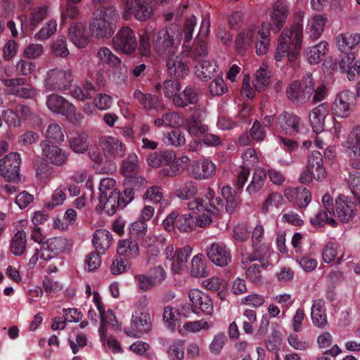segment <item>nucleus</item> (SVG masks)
Listing matches in <instances>:
<instances>
[{
  "mask_svg": "<svg viewBox=\"0 0 360 360\" xmlns=\"http://www.w3.org/2000/svg\"><path fill=\"white\" fill-rule=\"evenodd\" d=\"M277 128L290 136H306L309 129L304 123L301 117L294 113L284 112L276 117Z\"/></svg>",
  "mask_w": 360,
  "mask_h": 360,
  "instance_id": "39448f33",
  "label": "nucleus"
},
{
  "mask_svg": "<svg viewBox=\"0 0 360 360\" xmlns=\"http://www.w3.org/2000/svg\"><path fill=\"white\" fill-rule=\"evenodd\" d=\"M70 148L77 153H84L89 148L88 135L84 131L77 132L69 139Z\"/></svg>",
  "mask_w": 360,
  "mask_h": 360,
  "instance_id": "49530a36",
  "label": "nucleus"
},
{
  "mask_svg": "<svg viewBox=\"0 0 360 360\" xmlns=\"http://www.w3.org/2000/svg\"><path fill=\"white\" fill-rule=\"evenodd\" d=\"M187 131L195 137H200L208 131V126L202 123V113L195 110L187 120Z\"/></svg>",
  "mask_w": 360,
  "mask_h": 360,
  "instance_id": "f704fd0d",
  "label": "nucleus"
},
{
  "mask_svg": "<svg viewBox=\"0 0 360 360\" xmlns=\"http://www.w3.org/2000/svg\"><path fill=\"white\" fill-rule=\"evenodd\" d=\"M188 297L193 305V313H199L198 309L208 315H211L213 313L212 301L205 292L197 289H193L189 291Z\"/></svg>",
  "mask_w": 360,
  "mask_h": 360,
  "instance_id": "a211bd4d",
  "label": "nucleus"
},
{
  "mask_svg": "<svg viewBox=\"0 0 360 360\" xmlns=\"http://www.w3.org/2000/svg\"><path fill=\"white\" fill-rule=\"evenodd\" d=\"M285 195L300 207H306L311 200V193L304 186L297 187L295 190H286Z\"/></svg>",
  "mask_w": 360,
  "mask_h": 360,
  "instance_id": "72a5a7b5",
  "label": "nucleus"
},
{
  "mask_svg": "<svg viewBox=\"0 0 360 360\" xmlns=\"http://www.w3.org/2000/svg\"><path fill=\"white\" fill-rule=\"evenodd\" d=\"M196 25V18L194 15H192L191 18L186 20L184 24V30H181V33L184 34V41L182 46V55L183 56H188L189 50L188 46L187 44L190 42V41L193 38V33L194 31V28Z\"/></svg>",
  "mask_w": 360,
  "mask_h": 360,
  "instance_id": "4d7b16f0",
  "label": "nucleus"
},
{
  "mask_svg": "<svg viewBox=\"0 0 360 360\" xmlns=\"http://www.w3.org/2000/svg\"><path fill=\"white\" fill-rule=\"evenodd\" d=\"M95 8L96 11H94V15H97L101 18H103L104 19H107V20L113 22V23H115L119 18V14L115 7L108 6V4Z\"/></svg>",
  "mask_w": 360,
  "mask_h": 360,
  "instance_id": "69168bd1",
  "label": "nucleus"
},
{
  "mask_svg": "<svg viewBox=\"0 0 360 360\" xmlns=\"http://www.w3.org/2000/svg\"><path fill=\"white\" fill-rule=\"evenodd\" d=\"M254 251L251 254L242 253V262L248 263L258 260L261 263L262 267H266L269 265V256L270 254V246L267 243H264L258 248L253 247Z\"/></svg>",
  "mask_w": 360,
  "mask_h": 360,
  "instance_id": "c756f323",
  "label": "nucleus"
},
{
  "mask_svg": "<svg viewBox=\"0 0 360 360\" xmlns=\"http://www.w3.org/2000/svg\"><path fill=\"white\" fill-rule=\"evenodd\" d=\"M266 179V172L263 169H257L255 171L250 184L246 188V192L250 195L258 193L264 186Z\"/></svg>",
  "mask_w": 360,
  "mask_h": 360,
  "instance_id": "3c124183",
  "label": "nucleus"
},
{
  "mask_svg": "<svg viewBox=\"0 0 360 360\" xmlns=\"http://www.w3.org/2000/svg\"><path fill=\"white\" fill-rule=\"evenodd\" d=\"M255 35V27H250L240 32L236 39V51L240 55H243L252 45Z\"/></svg>",
  "mask_w": 360,
  "mask_h": 360,
  "instance_id": "c9c22d12",
  "label": "nucleus"
},
{
  "mask_svg": "<svg viewBox=\"0 0 360 360\" xmlns=\"http://www.w3.org/2000/svg\"><path fill=\"white\" fill-rule=\"evenodd\" d=\"M198 223L195 217L191 214H178L176 221V229L181 232H191L195 229Z\"/></svg>",
  "mask_w": 360,
  "mask_h": 360,
  "instance_id": "bf43d9fd",
  "label": "nucleus"
},
{
  "mask_svg": "<svg viewBox=\"0 0 360 360\" xmlns=\"http://www.w3.org/2000/svg\"><path fill=\"white\" fill-rule=\"evenodd\" d=\"M191 274L194 277H205L208 275L205 258L202 255L198 254L192 259Z\"/></svg>",
  "mask_w": 360,
  "mask_h": 360,
  "instance_id": "13d9d810",
  "label": "nucleus"
},
{
  "mask_svg": "<svg viewBox=\"0 0 360 360\" xmlns=\"http://www.w3.org/2000/svg\"><path fill=\"white\" fill-rule=\"evenodd\" d=\"M47 141L53 143H60L64 141V134L61 127L57 124H51L46 132Z\"/></svg>",
  "mask_w": 360,
  "mask_h": 360,
  "instance_id": "338daca9",
  "label": "nucleus"
},
{
  "mask_svg": "<svg viewBox=\"0 0 360 360\" xmlns=\"http://www.w3.org/2000/svg\"><path fill=\"white\" fill-rule=\"evenodd\" d=\"M269 34V23L263 22L258 31L259 39L255 44L256 53L258 56H263L267 53L270 45Z\"/></svg>",
  "mask_w": 360,
  "mask_h": 360,
  "instance_id": "a19ab883",
  "label": "nucleus"
},
{
  "mask_svg": "<svg viewBox=\"0 0 360 360\" xmlns=\"http://www.w3.org/2000/svg\"><path fill=\"white\" fill-rule=\"evenodd\" d=\"M350 165L355 169H360V126L351 131L346 141Z\"/></svg>",
  "mask_w": 360,
  "mask_h": 360,
  "instance_id": "2eb2a0df",
  "label": "nucleus"
},
{
  "mask_svg": "<svg viewBox=\"0 0 360 360\" xmlns=\"http://www.w3.org/2000/svg\"><path fill=\"white\" fill-rule=\"evenodd\" d=\"M186 56L174 58V56L168 57L167 61V72L169 75L174 79H181L186 76L189 72Z\"/></svg>",
  "mask_w": 360,
  "mask_h": 360,
  "instance_id": "5701e85b",
  "label": "nucleus"
},
{
  "mask_svg": "<svg viewBox=\"0 0 360 360\" xmlns=\"http://www.w3.org/2000/svg\"><path fill=\"white\" fill-rule=\"evenodd\" d=\"M314 91L312 75L307 74L302 81H294L290 83L286 90L288 99L296 105L307 103Z\"/></svg>",
  "mask_w": 360,
  "mask_h": 360,
  "instance_id": "20e7f679",
  "label": "nucleus"
},
{
  "mask_svg": "<svg viewBox=\"0 0 360 360\" xmlns=\"http://www.w3.org/2000/svg\"><path fill=\"white\" fill-rule=\"evenodd\" d=\"M336 214L338 218L342 223L349 221L354 214L355 205L354 202L348 200L347 197L339 195L336 199Z\"/></svg>",
  "mask_w": 360,
  "mask_h": 360,
  "instance_id": "7c9ffc66",
  "label": "nucleus"
},
{
  "mask_svg": "<svg viewBox=\"0 0 360 360\" xmlns=\"http://www.w3.org/2000/svg\"><path fill=\"white\" fill-rule=\"evenodd\" d=\"M198 101V89L193 86H188L181 92L175 96L173 103L175 106L185 108L191 104H195Z\"/></svg>",
  "mask_w": 360,
  "mask_h": 360,
  "instance_id": "2f4dec72",
  "label": "nucleus"
},
{
  "mask_svg": "<svg viewBox=\"0 0 360 360\" xmlns=\"http://www.w3.org/2000/svg\"><path fill=\"white\" fill-rule=\"evenodd\" d=\"M328 43L325 41L309 48L306 56L310 64H317L323 60L328 51Z\"/></svg>",
  "mask_w": 360,
  "mask_h": 360,
  "instance_id": "a18cd8bd",
  "label": "nucleus"
},
{
  "mask_svg": "<svg viewBox=\"0 0 360 360\" xmlns=\"http://www.w3.org/2000/svg\"><path fill=\"white\" fill-rule=\"evenodd\" d=\"M288 15V7L285 1H277L274 6L273 11L271 13V23L269 24V29L274 33L278 32L283 27Z\"/></svg>",
  "mask_w": 360,
  "mask_h": 360,
  "instance_id": "b1692460",
  "label": "nucleus"
},
{
  "mask_svg": "<svg viewBox=\"0 0 360 360\" xmlns=\"http://www.w3.org/2000/svg\"><path fill=\"white\" fill-rule=\"evenodd\" d=\"M134 97L146 110L158 109L160 105L159 98L157 96L143 94L139 89L135 91Z\"/></svg>",
  "mask_w": 360,
  "mask_h": 360,
  "instance_id": "8fccbe9b",
  "label": "nucleus"
},
{
  "mask_svg": "<svg viewBox=\"0 0 360 360\" xmlns=\"http://www.w3.org/2000/svg\"><path fill=\"white\" fill-rule=\"evenodd\" d=\"M111 233L106 229H98L95 231L93 236L92 243L96 251L100 250L105 253L111 244Z\"/></svg>",
  "mask_w": 360,
  "mask_h": 360,
  "instance_id": "79ce46f5",
  "label": "nucleus"
},
{
  "mask_svg": "<svg viewBox=\"0 0 360 360\" xmlns=\"http://www.w3.org/2000/svg\"><path fill=\"white\" fill-rule=\"evenodd\" d=\"M69 38L70 41L79 48H84L89 43L88 35L84 25L76 23L69 28Z\"/></svg>",
  "mask_w": 360,
  "mask_h": 360,
  "instance_id": "58836bf2",
  "label": "nucleus"
},
{
  "mask_svg": "<svg viewBox=\"0 0 360 360\" xmlns=\"http://www.w3.org/2000/svg\"><path fill=\"white\" fill-rule=\"evenodd\" d=\"M151 329L150 315L147 313L135 311L131 318V329H124V332L129 336H139V334L148 333Z\"/></svg>",
  "mask_w": 360,
  "mask_h": 360,
  "instance_id": "aec40b11",
  "label": "nucleus"
},
{
  "mask_svg": "<svg viewBox=\"0 0 360 360\" xmlns=\"http://www.w3.org/2000/svg\"><path fill=\"white\" fill-rule=\"evenodd\" d=\"M335 216L330 215L327 210L321 209L310 219V223L316 228H321L325 224H328L332 227L337 226V222L334 219Z\"/></svg>",
  "mask_w": 360,
  "mask_h": 360,
  "instance_id": "864d4df0",
  "label": "nucleus"
},
{
  "mask_svg": "<svg viewBox=\"0 0 360 360\" xmlns=\"http://www.w3.org/2000/svg\"><path fill=\"white\" fill-rule=\"evenodd\" d=\"M188 50L189 55L186 57L191 58L196 63L205 60L207 56V44L203 39H195L194 49L191 50L188 46Z\"/></svg>",
  "mask_w": 360,
  "mask_h": 360,
  "instance_id": "603ef678",
  "label": "nucleus"
},
{
  "mask_svg": "<svg viewBox=\"0 0 360 360\" xmlns=\"http://www.w3.org/2000/svg\"><path fill=\"white\" fill-rule=\"evenodd\" d=\"M215 170V165L211 160L204 159L191 165V173L195 179H205L212 176Z\"/></svg>",
  "mask_w": 360,
  "mask_h": 360,
  "instance_id": "c85d7f7f",
  "label": "nucleus"
},
{
  "mask_svg": "<svg viewBox=\"0 0 360 360\" xmlns=\"http://www.w3.org/2000/svg\"><path fill=\"white\" fill-rule=\"evenodd\" d=\"M20 165V153L12 152L7 154L0 160V176L8 182L18 184L21 181Z\"/></svg>",
  "mask_w": 360,
  "mask_h": 360,
  "instance_id": "423d86ee",
  "label": "nucleus"
},
{
  "mask_svg": "<svg viewBox=\"0 0 360 360\" xmlns=\"http://www.w3.org/2000/svg\"><path fill=\"white\" fill-rule=\"evenodd\" d=\"M127 11L134 14L136 19L139 21H146L153 15L154 5L152 0H133L127 2Z\"/></svg>",
  "mask_w": 360,
  "mask_h": 360,
  "instance_id": "4468645a",
  "label": "nucleus"
},
{
  "mask_svg": "<svg viewBox=\"0 0 360 360\" xmlns=\"http://www.w3.org/2000/svg\"><path fill=\"white\" fill-rule=\"evenodd\" d=\"M188 297L193 305V313H199L198 309L208 315H211L213 313L212 301L205 292L197 289H193L189 291Z\"/></svg>",
  "mask_w": 360,
  "mask_h": 360,
  "instance_id": "f3484780",
  "label": "nucleus"
},
{
  "mask_svg": "<svg viewBox=\"0 0 360 360\" xmlns=\"http://www.w3.org/2000/svg\"><path fill=\"white\" fill-rule=\"evenodd\" d=\"M198 184L195 181H188L182 185L176 191V196L183 200H189L188 203L195 198H201L196 197L198 193Z\"/></svg>",
  "mask_w": 360,
  "mask_h": 360,
  "instance_id": "09e8293b",
  "label": "nucleus"
},
{
  "mask_svg": "<svg viewBox=\"0 0 360 360\" xmlns=\"http://www.w3.org/2000/svg\"><path fill=\"white\" fill-rule=\"evenodd\" d=\"M188 297L193 305V313H199L198 309L208 315H211L213 313L212 301L205 292L197 289H193L189 291Z\"/></svg>",
  "mask_w": 360,
  "mask_h": 360,
  "instance_id": "6ab92c4d",
  "label": "nucleus"
},
{
  "mask_svg": "<svg viewBox=\"0 0 360 360\" xmlns=\"http://www.w3.org/2000/svg\"><path fill=\"white\" fill-rule=\"evenodd\" d=\"M181 39V29L176 24H172L155 32L153 36L154 49L165 57L174 56Z\"/></svg>",
  "mask_w": 360,
  "mask_h": 360,
  "instance_id": "f03ea898",
  "label": "nucleus"
},
{
  "mask_svg": "<svg viewBox=\"0 0 360 360\" xmlns=\"http://www.w3.org/2000/svg\"><path fill=\"white\" fill-rule=\"evenodd\" d=\"M100 146L104 155L109 158H122L125 152V145L117 138L105 136L100 138Z\"/></svg>",
  "mask_w": 360,
  "mask_h": 360,
  "instance_id": "ddd939ff",
  "label": "nucleus"
},
{
  "mask_svg": "<svg viewBox=\"0 0 360 360\" xmlns=\"http://www.w3.org/2000/svg\"><path fill=\"white\" fill-rule=\"evenodd\" d=\"M302 25L297 22L290 29L283 30L274 56L276 61H281L285 56L290 62L297 60L302 48Z\"/></svg>",
  "mask_w": 360,
  "mask_h": 360,
  "instance_id": "f257e3e1",
  "label": "nucleus"
},
{
  "mask_svg": "<svg viewBox=\"0 0 360 360\" xmlns=\"http://www.w3.org/2000/svg\"><path fill=\"white\" fill-rule=\"evenodd\" d=\"M217 68L215 62L204 60L195 65V75L201 80L206 81L214 77Z\"/></svg>",
  "mask_w": 360,
  "mask_h": 360,
  "instance_id": "c03bdc74",
  "label": "nucleus"
},
{
  "mask_svg": "<svg viewBox=\"0 0 360 360\" xmlns=\"http://www.w3.org/2000/svg\"><path fill=\"white\" fill-rule=\"evenodd\" d=\"M328 113V103H323L312 110L309 114V121L314 132L319 134L324 130L325 119Z\"/></svg>",
  "mask_w": 360,
  "mask_h": 360,
  "instance_id": "bb28decb",
  "label": "nucleus"
},
{
  "mask_svg": "<svg viewBox=\"0 0 360 360\" xmlns=\"http://www.w3.org/2000/svg\"><path fill=\"white\" fill-rule=\"evenodd\" d=\"M308 168L317 172L316 179H323L326 176V170L323 166L322 155L319 151H313L308 158Z\"/></svg>",
  "mask_w": 360,
  "mask_h": 360,
  "instance_id": "de8ad7c7",
  "label": "nucleus"
},
{
  "mask_svg": "<svg viewBox=\"0 0 360 360\" xmlns=\"http://www.w3.org/2000/svg\"><path fill=\"white\" fill-rule=\"evenodd\" d=\"M134 198V192L131 188H126L122 192L118 188L113 189L104 198H99L98 207L108 215L112 216L118 210H123Z\"/></svg>",
  "mask_w": 360,
  "mask_h": 360,
  "instance_id": "7ed1b4c3",
  "label": "nucleus"
},
{
  "mask_svg": "<svg viewBox=\"0 0 360 360\" xmlns=\"http://www.w3.org/2000/svg\"><path fill=\"white\" fill-rule=\"evenodd\" d=\"M208 196L203 198H195L188 203V207L193 212H207L213 215H219V212L224 210V200L219 196L215 197L214 192L212 188L207 191Z\"/></svg>",
  "mask_w": 360,
  "mask_h": 360,
  "instance_id": "0eeeda50",
  "label": "nucleus"
},
{
  "mask_svg": "<svg viewBox=\"0 0 360 360\" xmlns=\"http://www.w3.org/2000/svg\"><path fill=\"white\" fill-rule=\"evenodd\" d=\"M356 95L348 90L338 94L332 105V111L338 117H346L349 115L356 105Z\"/></svg>",
  "mask_w": 360,
  "mask_h": 360,
  "instance_id": "f8f14e48",
  "label": "nucleus"
},
{
  "mask_svg": "<svg viewBox=\"0 0 360 360\" xmlns=\"http://www.w3.org/2000/svg\"><path fill=\"white\" fill-rule=\"evenodd\" d=\"M270 78L267 72V70L261 66L255 75V80L253 81V87L250 84V77L245 75L243 79L241 94L243 96L248 98H253L255 95V91H262L264 90L266 86L269 85Z\"/></svg>",
  "mask_w": 360,
  "mask_h": 360,
  "instance_id": "1a4fd4ad",
  "label": "nucleus"
},
{
  "mask_svg": "<svg viewBox=\"0 0 360 360\" xmlns=\"http://www.w3.org/2000/svg\"><path fill=\"white\" fill-rule=\"evenodd\" d=\"M176 159V154L174 151L164 150L150 153L147 157L146 161L150 167L158 168L170 165Z\"/></svg>",
  "mask_w": 360,
  "mask_h": 360,
  "instance_id": "cd10ccee",
  "label": "nucleus"
},
{
  "mask_svg": "<svg viewBox=\"0 0 360 360\" xmlns=\"http://www.w3.org/2000/svg\"><path fill=\"white\" fill-rule=\"evenodd\" d=\"M72 82L70 70L53 69L48 72L46 87L49 91H64L68 89Z\"/></svg>",
  "mask_w": 360,
  "mask_h": 360,
  "instance_id": "9b49d317",
  "label": "nucleus"
},
{
  "mask_svg": "<svg viewBox=\"0 0 360 360\" xmlns=\"http://www.w3.org/2000/svg\"><path fill=\"white\" fill-rule=\"evenodd\" d=\"M53 54L56 57L66 58L70 54L67 47V41L65 37H58L51 46Z\"/></svg>",
  "mask_w": 360,
  "mask_h": 360,
  "instance_id": "774afa93",
  "label": "nucleus"
},
{
  "mask_svg": "<svg viewBox=\"0 0 360 360\" xmlns=\"http://www.w3.org/2000/svg\"><path fill=\"white\" fill-rule=\"evenodd\" d=\"M5 86L8 87H13L12 90L17 95L25 98H28L31 95V92L29 89L23 87H20L25 83V79L23 78H14V79H1Z\"/></svg>",
  "mask_w": 360,
  "mask_h": 360,
  "instance_id": "680f3d73",
  "label": "nucleus"
},
{
  "mask_svg": "<svg viewBox=\"0 0 360 360\" xmlns=\"http://www.w3.org/2000/svg\"><path fill=\"white\" fill-rule=\"evenodd\" d=\"M26 233L23 231H18L11 240V252L15 256H21L26 250Z\"/></svg>",
  "mask_w": 360,
  "mask_h": 360,
  "instance_id": "5fc2aeb1",
  "label": "nucleus"
},
{
  "mask_svg": "<svg viewBox=\"0 0 360 360\" xmlns=\"http://www.w3.org/2000/svg\"><path fill=\"white\" fill-rule=\"evenodd\" d=\"M94 18L89 25L92 35L96 38H107L110 37L115 30V25L110 20L94 15Z\"/></svg>",
  "mask_w": 360,
  "mask_h": 360,
  "instance_id": "a878e982",
  "label": "nucleus"
},
{
  "mask_svg": "<svg viewBox=\"0 0 360 360\" xmlns=\"http://www.w3.org/2000/svg\"><path fill=\"white\" fill-rule=\"evenodd\" d=\"M311 317L313 323L319 328H323L328 323L325 302L322 300H314Z\"/></svg>",
  "mask_w": 360,
  "mask_h": 360,
  "instance_id": "e433bc0d",
  "label": "nucleus"
},
{
  "mask_svg": "<svg viewBox=\"0 0 360 360\" xmlns=\"http://www.w3.org/2000/svg\"><path fill=\"white\" fill-rule=\"evenodd\" d=\"M192 252V248L186 245L176 250V257L172 262V271L174 274H181L186 268L187 259Z\"/></svg>",
  "mask_w": 360,
  "mask_h": 360,
  "instance_id": "ea45409f",
  "label": "nucleus"
},
{
  "mask_svg": "<svg viewBox=\"0 0 360 360\" xmlns=\"http://www.w3.org/2000/svg\"><path fill=\"white\" fill-rule=\"evenodd\" d=\"M67 245L68 240L63 237L52 238L43 243L44 249H49L56 255L63 252Z\"/></svg>",
  "mask_w": 360,
  "mask_h": 360,
  "instance_id": "052dcab7",
  "label": "nucleus"
},
{
  "mask_svg": "<svg viewBox=\"0 0 360 360\" xmlns=\"http://www.w3.org/2000/svg\"><path fill=\"white\" fill-rule=\"evenodd\" d=\"M65 191L66 188H63V186L57 188L53 191L51 198L45 202L44 207L49 210H52L57 206L61 205L66 198Z\"/></svg>",
  "mask_w": 360,
  "mask_h": 360,
  "instance_id": "0e129e2a",
  "label": "nucleus"
},
{
  "mask_svg": "<svg viewBox=\"0 0 360 360\" xmlns=\"http://www.w3.org/2000/svg\"><path fill=\"white\" fill-rule=\"evenodd\" d=\"M117 255L125 258H136L139 255V245L136 240L129 238L118 242Z\"/></svg>",
  "mask_w": 360,
  "mask_h": 360,
  "instance_id": "4c0bfd02",
  "label": "nucleus"
},
{
  "mask_svg": "<svg viewBox=\"0 0 360 360\" xmlns=\"http://www.w3.org/2000/svg\"><path fill=\"white\" fill-rule=\"evenodd\" d=\"M208 258L216 265L224 266L231 261V255L226 245L221 243H214L207 250Z\"/></svg>",
  "mask_w": 360,
  "mask_h": 360,
  "instance_id": "412c9836",
  "label": "nucleus"
},
{
  "mask_svg": "<svg viewBox=\"0 0 360 360\" xmlns=\"http://www.w3.org/2000/svg\"><path fill=\"white\" fill-rule=\"evenodd\" d=\"M196 25V18L194 15H192L191 18L186 20L184 24V30H181V33L184 34V41L182 46V55L183 56H188L189 50L188 46L187 44L190 42V41L193 38V33L194 31V28Z\"/></svg>",
  "mask_w": 360,
  "mask_h": 360,
  "instance_id": "6e6d98bb",
  "label": "nucleus"
},
{
  "mask_svg": "<svg viewBox=\"0 0 360 360\" xmlns=\"http://www.w3.org/2000/svg\"><path fill=\"white\" fill-rule=\"evenodd\" d=\"M43 155L49 162L56 166L63 165L68 160L69 153L58 146L50 144L47 141L41 142Z\"/></svg>",
  "mask_w": 360,
  "mask_h": 360,
  "instance_id": "4be33fe9",
  "label": "nucleus"
},
{
  "mask_svg": "<svg viewBox=\"0 0 360 360\" xmlns=\"http://www.w3.org/2000/svg\"><path fill=\"white\" fill-rule=\"evenodd\" d=\"M326 18L323 15H316L311 24L307 26L309 30V38L312 40L318 39L323 31Z\"/></svg>",
  "mask_w": 360,
  "mask_h": 360,
  "instance_id": "e2e57ef3",
  "label": "nucleus"
},
{
  "mask_svg": "<svg viewBox=\"0 0 360 360\" xmlns=\"http://www.w3.org/2000/svg\"><path fill=\"white\" fill-rule=\"evenodd\" d=\"M188 297L193 305V313H199L198 309L208 315H211L213 313L212 301L205 292L197 289H193L189 291Z\"/></svg>",
  "mask_w": 360,
  "mask_h": 360,
  "instance_id": "dca6fc26",
  "label": "nucleus"
},
{
  "mask_svg": "<svg viewBox=\"0 0 360 360\" xmlns=\"http://www.w3.org/2000/svg\"><path fill=\"white\" fill-rule=\"evenodd\" d=\"M112 47L117 51L126 55L135 52L137 40L134 31L129 27H123L112 38Z\"/></svg>",
  "mask_w": 360,
  "mask_h": 360,
  "instance_id": "6e6552de",
  "label": "nucleus"
},
{
  "mask_svg": "<svg viewBox=\"0 0 360 360\" xmlns=\"http://www.w3.org/2000/svg\"><path fill=\"white\" fill-rule=\"evenodd\" d=\"M46 105L53 112L62 115H70L75 112V105L56 94H52L48 96Z\"/></svg>",
  "mask_w": 360,
  "mask_h": 360,
  "instance_id": "393cba45",
  "label": "nucleus"
},
{
  "mask_svg": "<svg viewBox=\"0 0 360 360\" xmlns=\"http://www.w3.org/2000/svg\"><path fill=\"white\" fill-rule=\"evenodd\" d=\"M237 192L238 191L233 190L229 186H224L221 188L222 197L226 200L224 208L229 214H232L240 203V198Z\"/></svg>",
  "mask_w": 360,
  "mask_h": 360,
  "instance_id": "37998d69",
  "label": "nucleus"
},
{
  "mask_svg": "<svg viewBox=\"0 0 360 360\" xmlns=\"http://www.w3.org/2000/svg\"><path fill=\"white\" fill-rule=\"evenodd\" d=\"M359 42V34L344 33L336 37V46L341 53L354 51L353 50Z\"/></svg>",
  "mask_w": 360,
  "mask_h": 360,
  "instance_id": "473e14b6",
  "label": "nucleus"
},
{
  "mask_svg": "<svg viewBox=\"0 0 360 360\" xmlns=\"http://www.w3.org/2000/svg\"><path fill=\"white\" fill-rule=\"evenodd\" d=\"M333 70L347 73L349 81L354 80L360 72V60L355 59V52L340 53L333 63Z\"/></svg>",
  "mask_w": 360,
  "mask_h": 360,
  "instance_id": "9d476101",
  "label": "nucleus"
}]
</instances>
